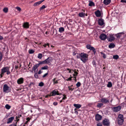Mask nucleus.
<instances>
[{
	"instance_id": "obj_48",
	"label": "nucleus",
	"mask_w": 126,
	"mask_h": 126,
	"mask_svg": "<svg viewBox=\"0 0 126 126\" xmlns=\"http://www.w3.org/2000/svg\"><path fill=\"white\" fill-rule=\"evenodd\" d=\"M68 88L69 90H71L72 91H73L74 89V88H72L71 87V86H69L68 87Z\"/></svg>"
},
{
	"instance_id": "obj_46",
	"label": "nucleus",
	"mask_w": 126,
	"mask_h": 126,
	"mask_svg": "<svg viewBox=\"0 0 126 126\" xmlns=\"http://www.w3.org/2000/svg\"><path fill=\"white\" fill-rule=\"evenodd\" d=\"M34 76L36 79H38V75L37 73H35L34 74Z\"/></svg>"
},
{
	"instance_id": "obj_42",
	"label": "nucleus",
	"mask_w": 126,
	"mask_h": 126,
	"mask_svg": "<svg viewBox=\"0 0 126 126\" xmlns=\"http://www.w3.org/2000/svg\"><path fill=\"white\" fill-rule=\"evenodd\" d=\"M81 84L79 82H78L76 84V85L78 87L80 86Z\"/></svg>"
},
{
	"instance_id": "obj_5",
	"label": "nucleus",
	"mask_w": 126,
	"mask_h": 126,
	"mask_svg": "<svg viewBox=\"0 0 126 126\" xmlns=\"http://www.w3.org/2000/svg\"><path fill=\"white\" fill-rule=\"evenodd\" d=\"M100 101L103 103L106 104L107 103H109V100L105 98H102L100 99Z\"/></svg>"
},
{
	"instance_id": "obj_4",
	"label": "nucleus",
	"mask_w": 126,
	"mask_h": 126,
	"mask_svg": "<svg viewBox=\"0 0 126 126\" xmlns=\"http://www.w3.org/2000/svg\"><path fill=\"white\" fill-rule=\"evenodd\" d=\"M102 123L103 125L104 126H109L110 124L109 120L107 119H105L103 120Z\"/></svg>"
},
{
	"instance_id": "obj_49",
	"label": "nucleus",
	"mask_w": 126,
	"mask_h": 126,
	"mask_svg": "<svg viewBox=\"0 0 126 126\" xmlns=\"http://www.w3.org/2000/svg\"><path fill=\"white\" fill-rule=\"evenodd\" d=\"M16 9L17 10L19 11V12H20L21 10V9L20 7H17L16 8Z\"/></svg>"
},
{
	"instance_id": "obj_2",
	"label": "nucleus",
	"mask_w": 126,
	"mask_h": 126,
	"mask_svg": "<svg viewBox=\"0 0 126 126\" xmlns=\"http://www.w3.org/2000/svg\"><path fill=\"white\" fill-rule=\"evenodd\" d=\"M124 121L123 116V115L119 114L117 118V123L119 125H122Z\"/></svg>"
},
{
	"instance_id": "obj_25",
	"label": "nucleus",
	"mask_w": 126,
	"mask_h": 126,
	"mask_svg": "<svg viewBox=\"0 0 126 126\" xmlns=\"http://www.w3.org/2000/svg\"><path fill=\"white\" fill-rule=\"evenodd\" d=\"M39 66V64H37L34 65L33 67V71H35L36 69Z\"/></svg>"
},
{
	"instance_id": "obj_55",
	"label": "nucleus",
	"mask_w": 126,
	"mask_h": 126,
	"mask_svg": "<svg viewBox=\"0 0 126 126\" xmlns=\"http://www.w3.org/2000/svg\"><path fill=\"white\" fill-rule=\"evenodd\" d=\"M51 96V95H50V94H47V95H46L45 96V97L46 98H47L48 97H50Z\"/></svg>"
},
{
	"instance_id": "obj_41",
	"label": "nucleus",
	"mask_w": 126,
	"mask_h": 126,
	"mask_svg": "<svg viewBox=\"0 0 126 126\" xmlns=\"http://www.w3.org/2000/svg\"><path fill=\"white\" fill-rule=\"evenodd\" d=\"M3 56V55L2 54L1 52L0 51V62L2 59Z\"/></svg>"
},
{
	"instance_id": "obj_61",
	"label": "nucleus",
	"mask_w": 126,
	"mask_h": 126,
	"mask_svg": "<svg viewBox=\"0 0 126 126\" xmlns=\"http://www.w3.org/2000/svg\"><path fill=\"white\" fill-rule=\"evenodd\" d=\"M16 120L15 121V123H16V122H17H17H18L19 120V119H18V118H16Z\"/></svg>"
},
{
	"instance_id": "obj_50",
	"label": "nucleus",
	"mask_w": 126,
	"mask_h": 126,
	"mask_svg": "<svg viewBox=\"0 0 126 126\" xmlns=\"http://www.w3.org/2000/svg\"><path fill=\"white\" fill-rule=\"evenodd\" d=\"M72 78H73V77H69V78H68V79H66V80L67 81H71L72 80Z\"/></svg>"
},
{
	"instance_id": "obj_44",
	"label": "nucleus",
	"mask_w": 126,
	"mask_h": 126,
	"mask_svg": "<svg viewBox=\"0 0 126 126\" xmlns=\"http://www.w3.org/2000/svg\"><path fill=\"white\" fill-rule=\"evenodd\" d=\"M46 7V6L45 5H43L40 8V10L41 11V10L45 8Z\"/></svg>"
},
{
	"instance_id": "obj_22",
	"label": "nucleus",
	"mask_w": 126,
	"mask_h": 126,
	"mask_svg": "<svg viewBox=\"0 0 126 126\" xmlns=\"http://www.w3.org/2000/svg\"><path fill=\"white\" fill-rule=\"evenodd\" d=\"M103 105V104L102 102L100 103H98L96 106L97 107L100 108Z\"/></svg>"
},
{
	"instance_id": "obj_57",
	"label": "nucleus",
	"mask_w": 126,
	"mask_h": 126,
	"mask_svg": "<svg viewBox=\"0 0 126 126\" xmlns=\"http://www.w3.org/2000/svg\"><path fill=\"white\" fill-rule=\"evenodd\" d=\"M97 126H102V125L101 123H98L97 124Z\"/></svg>"
},
{
	"instance_id": "obj_33",
	"label": "nucleus",
	"mask_w": 126,
	"mask_h": 126,
	"mask_svg": "<svg viewBox=\"0 0 126 126\" xmlns=\"http://www.w3.org/2000/svg\"><path fill=\"white\" fill-rule=\"evenodd\" d=\"M112 86V84L110 82H108L107 85V87H111Z\"/></svg>"
},
{
	"instance_id": "obj_51",
	"label": "nucleus",
	"mask_w": 126,
	"mask_h": 126,
	"mask_svg": "<svg viewBox=\"0 0 126 126\" xmlns=\"http://www.w3.org/2000/svg\"><path fill=\"white\" fill-rule=\"evenodd\" d=\"M47 46L48 47H49V44L48 43H47V44H45L43 45V46L44 47H46Z\"/></svg>"
},
{
	"instance_id": "obj_35",
	"label": "nucleus",
	"mask_w": 126,
	"mask_h": 126,
	"mask_svg": "<svg viewBox=\"0 0 126 126\" xmlns=\"http://www.w3.org/2000/svg\"><path fill=\"white\" fill-rule=\"evenodd\" d=\"M91 50H92L94 52V54H95L96 52V50L95 49L94 47H93L91 49Z\"/></svg>"
},
{
	"instance_id": "obj_36",
	"label": "nucleus",
	"mask_w": 126,
	"mask_h": 126,
	"mask_svg": "<svg viewBox=\"0 0 126 126\" xmlns=\"http://www.w3.org/2000/svg\"><path fill=\"white\" fill-rule=\"evenodd\" d=\"M42 57V54L41 53H39L38 54V58L39 59H41Z\"/></svg>"
},
{
	"instance_id": "obj_54",
	"label": "nucleus",
	"mask_w": 126,
	"mask_h": 126,
	"mask_svg": "<svg viewBox=\"0 0 126 126\" xmlns=\"http://www.w3.org/2000/svg\"><path fill=\"white\" fill-rule=\"evenodd\" d=\"M72 70V71H73L74 72V73H75L76 74V76H77L78 75V73L76 71H75L76 70Z\"/></svg>"
},
{
	"instance_id": "obj_8",
	"label": "nucleus",
	"mask_w": 126,
	"mask_h": 126,
	"mask_svg": "<svg viewBox=\"0 0 126 126\" xmlns=\"http://www.w3.org/2000/svg\"><path fill=\"white\" fill-rule=\"evenodd\" d=\"M9 67L8 66L3 67L1 69V72L2 73V74H4L7 71Z\"/></svg>"
},
{
	"instance_id": "obj_1",
	"label": "nucleus",
	"mask_w": 126,
	"mask_h": 126,
	"mask_svg": "<svg viewBox=\"0 0 126 126\" xmlns=\"http://www.w3.org/2000/svg\"><path fill=\"white\" fill-rule=\"evenodd\" d=\"M88 55L83 53L80 54V59L83 62L85 63L88 60Z\"/></svg>"
},
{
	"instance_id": "obj_52",
	"label": "nucleus",
	"mask_w": 126,
	"mask_h": 126,
	"mask_svg": "<svg viewBox=\"0 0 126 126\" xmlns=\"http://www.w3.org/2000/svg\"><path fill=\"white\" fill-rule=\"evenodd\" d=\"M48 72H47V73H46L44 74L43 76V77L44 78L48 74Z\"/></svg>"
},
{
	"instance_id": "obj_18",
	"label": "nucleus",
	"mask_w": 126,
	"mask_h": 126,
	"mask_svg": "<svg viewBox=\"0 0 126 126\" xmlns=\"http://www.w3.org/2000/svg\"><path fill=\"white\" fill-rule=\"evenodd\" d=\"M124 34V33L123 32H120L116 34V36L117 38L119 39Z\"/></svg>"
},
{
	"instance_id": "obj_12",
	"label": "nucleus",
	"mask_w": 126,
	"mask_h": 126,
	"mask_svg": "<svg viewBox=\"0 0 126 126\" xmlns=\"http://www.w3.org/2000/svg\"><path fill=\"white\" fill-rule=\"evenodd\" d=\"M24 82V79L22 78H21L18 79L17 80V83L19 84H21L23 83Z\"/></svg>"
},
{
	"instance_id": "obj_30",
	"label": "nucleus",
	"mask_w": 126,
	"mask_h": 126,
	"mask_svg": "<svg viewBox=\"0 0 126 126\" xmlns=\"http://www.w3.org/2000/svg\"><path fill=\"white\" fill-rule=\"evenodd\" d=\"M48 67L47 65H46L43 67H42L41 68V70H46L48 69Z\"/></svg>"
},
{
	"instance_id": "obj_3",
	"label": "nucleus",
	"mask_w": 126,
	"mask_h": 126,
	"mask_svg": "<svg viewBox=\"0 0 126 126\" xmlns=\"http://www.w3.org/2000/svg\"><path fill=\"white\" fill-rule=\"evenodd\" d=\"M10 88L9 87L7 84H5L4 85L3 87V92L8 93L10 91Z\"/></svg>"
},
{
	"instance_id": "obj_28",
	"label": "nucleus",
	"mask_w": 126,
	"mask_h": 126,
	"mask_svg": "<svg viewBox=\"0 0 126 126\" xmlns=\"http://www.w3.org/2000/svg\"><path fill=\"white\" fill-rule=\"evenodd\" d=\"M46 64L45 60L43 61H39V63H38V64H39V66L40 64Z\"/></svg>"
},
{
	"instance_id": "obj_24",
	"label": "nucleus",
	"mask_w": 126,
	"mask_h": 126,
	"mask_svg": "<svg viewBox=\"0 0 126 126\" xmlns=\"http://www.w3.org/2000/svg\"><path fill=\"white\" fill-rule=\"evenodd\" d=\"M115 45L114 43H111L110 44L109 47L110 48H112L115 47Z\"/></svg>"
},
{
	"instance_id": "obj_37",
	"label": "nucleus",
	"mask_w": 126,
	"mask_h": 126,
	"mask_svg": "<svg viewBox=\"0 0 126 126\" xmlns=\"http://www.w3.org/2000/svg\"><path fill=\"white\" fill-rule=\"evenodd\" d=\"M119 57L117 55H116L113 56V58L114 59H117L119 58Z\"/></svg>"
},
{
	"instance_id": "obj_64",
	"label": "nucleus",
	"mask_w": 126,
	"mask_h": 126,
	"mask_svg": "<svg viewBox=\"0 0 126 126\" xmlns=\"http://www.w3.org/2000/svg\"><path fill=\"white\" fill-rule=\"evenodd\" d=\"M67 69V70L69 71V73H71V69H69V68H68Z\"/></svg>"
},
{
	"instance_id": "obj_40",
	"label": "nucleus",
	"mask_w": 126,
	"mask_h": 126,
	"mask_svg": "<svg viewBox=\"0 0 126 126\" xmlns=\"http://www.w3.org/2000/svg\"><path fill=\"white\" fill-rule=\"evenodd\" d=\"M17 124V122H16V123H13V124L9 125L8 126H16Z\"/></svg>"
},
{
	"instance_id": "obj_43",
	"label": "nucleus",
	"mask_w": 126,
	"mask_h": 126,
	"mask_svg": "<svg viewBox=\"0 0 126 126\" xmlns=\"http://www.w3.org/2000/svg\"><path fill=\"white\" fill-rule=\"evenodd\" d=\"M44 85V83L42 82H41L39 83V86L40 87L43 86Z\"/></svg>"
},
{
	"instance_id": "obj_9",
	"label": "nucleus",
	"mask_w": 126,
	"mask_h": 126,
	"mask_svg": "<svg viewBox=\"0 0 126 126\" xmlns=\"http://www.w3.org/2000/svg\"><path fill=\"white\" fill-rule=\"evenodd\" d=\"M102 116L98 114H97L95 116V120L97 121H99L101 120Z\"/></svg>"
},
{
	"instance_id": "obj_38",
	"label": "nucleus",
	"mask_w": 126,
	"mask_h": 126,
	"mask_svg": "<svg viewBox=\"0 0 126 126\" xmlns=\"http://www.w3.org/2000/svg\"><path fill=\"white\" fill-rule=\"evenodd\" d=\"M100 53L102 56L103 57L104 59H105L106 58V55L104 53H103L102 52H101Z\"/></svg>"
},
{
	"instance_id": "obj_6",
	"label": "nucleus",
	"mask_w": 126,
	"mask_h": 126,
	"mask_svg": "<svg viewBox=\"0 0 126 126\" xmlns=\"http://www.w3.org/2000/svg\"><path fill=\"white\" fill-rule=\"evenodd\" d=\"M121 109V107L119 106L117 107H113L112 109L113 111L115 112H117L119 111Z\"/></svg>"
},
{
	"instance_id": "obj_13",
	"label": "nucleus",
	"mask_w": 126,
	"mask_h": 126,
	"mask_svg": "<svg viewBox=\"0 0 126 126\" xmlns=\"http://www.w3.org/2000/svg\"><path fill=\"white\" fill-rule=\"evenodd\" d=\"M98 24L100 26H102L103 25L104 23V20L102 19H100L98 20Z\"/></svg>"
},
{
	"instance_id": "obj_23",
	"label": "nucleus",
	"mask_w": 126,
	"mask_h": 126,
	"mask_svg": "<svg viewBox=\"0 0 126 126\" xmlns=\"http://www.w3.org/2000/svg\"><path fill=\"white\" fill-rule=\"evenodd\" d=\"M85 13L82 12L79 13V16L80 17H84L85 16Z\"/></svg>"
},
{
	"instance_id": "obj_56",
	"label": "nucleus",
	"mask_w": 126,
	"mask_h": 126,
	"mask_svg": "<svg viewBox=\"0 0 126 126\" xmlns=\"http://www.w3.org/2000/svg\"><path fill=\"white\" fill-rule=\"evenodd\" d=\"M77 59H80V54H79V55H77Z\"/></svg>"
},
{
	"instance_id": "obj_39",
	"label": "nucleus",
	"mask_w": 126,
	"mask_h": 126,
	"mask_svg": "<svg viewBox=\"0 0 126 126\" xmlns=\"http://www.w3.org/2000/svg\"><path fill=\"white\" fill-rule=\"evenodd\" d=\"M34 52V51L32 49L29 50V53L30 54L33 53Z\"/></svg>"
},
{
	"instance_id": "obj_58",
	"label": "nucleus",
	"mask_w": 126,
	"mask_h": 126,
	"mask_svg": "<svg viewBox=\"0 0 126 126\" xmlns=\"http://www.w3.org/2000/svg\"><path fill=\"white\" fill-rule=\"evenodd\" d=\"M121 2L123 3H126V0H121Z\"/></svg>"
},
{
	"instance_id": "obj_19",
	"label": "nucleus",
	"mask_w": 126,
	"mask_h": 126,
	"mask_svg": "<svg viewBox=\"0 0 126 126\" xmlns=\"http://www.w3.org/2000/svg\"><path fill=\"white\" fill-rule=\"evenodd\" d=\"M23 26L25 28H29V23L28 22L24 23L23 24Z\"/></svg>"
},
{
	"instance_id": "obj_27",
	"label": "nucleus",
	"mask_w": 126,
	"mask_h": 126,
	"mask_svg": "<svg viewBox=\"0 0 126 126\" xmlns=\"http://www.w3.org/2000/svg\"><path fill=\"white\" fill-rule=\"evenodd\" d=\"M89 6H94V2L92 1H89Z\"/></svg>"
},
{
	"instance_id": "obj_45",
	"label": "nucleus",
	"mask_w": 126,
	"mask_h": 126,
	"mask_svg": "<svg viewBox=\"0 0 126 126\" xmlns=\"http://www.w3.org/2000/svg\"><path fill=\"white\" fill-rule=\"evenodd\" d=\"M9 67H9V68L8 69V70H7V71L6 72V74L7 75H9L10 74V72L9 71Z\"/></svg>"
},
{
	"instance_id": "obj_10",
	"label": "nucleus",
	"mask_w": 126,
	"mask_h": 126,
	"mask_svg": "<svg viewBox=\"0 0 126 126\" xmlns=\"http://www.w3.org/2000/svg\"><path fill=\"white\" fill-rule=\"evenodd\" d=\"M53 59L51 57H48L47 59L45 60L46 64H48L52 62Z\"/></svg>"
},
{
	"instance_id": "obj_17",
	"label": "nucleus",
	"mask_w": 126,
	"mask_h": 126,
	"mask_svg": "<svg viewBox=\"0 0 126 126\" xmlns=\"http://www.w3.org/2000/svg\"><path fill=\"white\" fill-rule=\"evenodd\" d=\"M45 0H41L34 3L33 5L34 6H38L40 4H41L42 2L44 1Z\"/></svg>"
},
{
	"instance_id": "obj_29",
	"label": "nucleus",
	"mask_w": 126,
	"mask_h": 126,
	"mask_svg": "<svg viewBox=\"0 0 126 126\" xmlns=\"http://www.w3.org/2000/svg\"><path fill=\"white\" fill-rule=\"evenodd\" d=\"M93 47L91 46L90 45L88 44L86 45L87 48L90 50H91V49Z\"/></svg>"
},
{
	"instance_id": "obj_15",
	"label": "nucleus",
	"mask_w": 126,
	"mask_h": 126,
	"mask_svg": "<svg viewBox=\"0 0 126 126\" xmlns=\"http://www.w3.org/2000/svg\"><path fill=\"white\" fill-rule=\"evenodd\" d=\"M14 117H12L8 119L7 122V124H9L12 122L14 120Z\"/></svg>"
},
{
	"instance_id": "obj_7",
	"label": "nucleus",
	"mask_w": 126,
	"mask_h": 126,
	"mask_svg": "<svg viewBox=\"0 0 126 126\" xmlns=\"http://www.w3.org/2000/svg\"><path fill=\"white\" fill-rule=\"evenodd\" d=\"M107 37L106 35L104 33H102L100 35L99 38L101 40H105L106 39Z\"/></svg>"
},
{
	"instance_id": "obj_31",
	"label": "nucleus",
	"mask_w": 126,
	"mask_h": 126,
	"mask_svg": "<svg viewBox=\"0 0 126 126\" xmlns=\"http://www.w3.org/2000/svg\"><path fill=\"white\" fill-rule=\"evenodd\" d=\"M5 107L6 108L7 110L10 109L11 108V106L8 104H6L5 105Z\"/></svg>"
},
{
	"instance_id": "obj_62",
	"label": "nucleus",
	"mask_w": 126,
	"mask_h": 126,
	"mask_svg": "<svg viewBox=\"0 0 126 126\" xmlns=\"http://www.w3.org/2000/svg\"><path fill=\"white\" fill-rule=\"evenodd\" d=\"M3 39V37L1 35H0V40H2Z\"/></svg>"
},
{
	"instance_id": "obj_16",
	"label": "nucleus",
	"mask_w": 126,
	"mask_h": 126,
	"mask_svg": "<svg viewBox=\"0 0 126 126\" xmlns=\"http://www.w3.org/2000/svg\"><path fill=\"white\" fill-rule=\"evenodd\" d=\"M108 41L110 42H112L115 40V38L113 35H110L108 39Z\"/></svg>"
},
{
	"instance_id": "obj_34",
	"label": "nucleus",
	"mask_w": 126,
	"mask_h": 126,
	"mask_svg": "<svg viewBox=\"0 0 126 126\" xmlns=\"http://www.w3.org/2000/svg\"><path fill=\"white\" fill-rule=\"evenodd\" d=\"M54 84H57L58 83L57 80H56V78H55L53 79Z\"/></svg>"
},
{
	"instance_id": "obj_60",
	"label": "nucleus",
	"mask_w": 126,
	"mask_h": 126,
	"mask_svg": "<svg viewBox=\"0 0 126 126\" xmlns=\"http://www.w3.org/2000/svg\"><path fill=\"white\" fill-rule=\"evenodd\" d=\"M4 74L3 73L2 74V73L1 72V73L0 74V77L1 78L3 76V75H4Z\"/></svg>"
},
{
	"instance_id": "obj_47",
	"label": "nucleus",
	"mask_w": 126,
	"mask_h": 126,
	"mask_svg": "<svg viewBox=\"0 0 126 126\" xmlns=\"http://www.w3.org/2000/svg\"><path fill=\"white\" fill-rule=\"evenodd\" d=\"M94 66L95 67L96 66V62L95 60H93L92 62Z\"/></svg>"
},
{
	"instance_id": "obj_14",
	"label": "nucleus",
	"mask_w": 126,
	"mask_h": 126,
	"mask_svg": "<svg viewBox=\"0 0 126 126\" xmlns=\"http://www.w3.org/2000/svg\"><path fill=\"white\" fill-rule=\"evenodd\" d=\"M95 14L97 17H99L101 15V12L99 10H97L95 12Z\"/></svg>"
},
{
	"instance_id": "obj_59",
	"label": "nucleus",
	"mask_w": 126,
	"mask_h": 126,
	"mask_svg": "<svg viewBox=\"0 0 126 126\" xmlns=\"http://www.w3.org/2000/svg\"><path fill=\"white\" fill-rule=\"evenodd\" d=\"M63 96H64L62 98V100H65V99H66L67 98L65 95L64 96V95Z\"/></svg>"
},
{
	"instance_id": "obj_53",
	"label": "nucleus",
	"mask_w": 126,
	"mask_h": 126,
	"mask_svg": "<svg viewBox=\"0 0 126 126\" xmlns=\"http://www.w3.org/2000/svg\"><path fill=\"white\" fill-rule=\"evenodd\" d=\"M53 104L54 106H56L58 104V103L57 102H54L53 103Z\"/></svg>"
},
{
	"instance_id": "obj_20",
	"label": "nucleus",
	"mask_w": 126,
	"mask_h": 126,
	"mask_svg": "<svg viewBox=\"0 0 126 126\" xmlns=\"http://www.w3.org/2000/svg\"><path fill=\"white\" fill-rule=\"evenodd\" d=\"M74 106L77 109H79L81 107V105L79 104H74Z\"/></svg>"
},
{
	"instance_id": "obj_32",
	"label": "nucleus",
	"mask_w": 126,
	"mask_h": 126,
	"mask_svg": "<svg viewBox=\"0 0 126 126\" xmlns=\"http://www.w3.org/2000/svg\"><path fill=\"white\" fill-rule=\"evenodd\" d=\"M8 8L7 7H5L3 8V11L5 13H7L8 12Z\"/></svg>"
},
{
	"instance_id": "obj_21",
	"label": "nucleus",
	"mask_w": 126,
	"mask_h": 126,
	"mask_svg": "<svg viewBox=\"0 0 126 126\" xmlns=\"http://www.w3.org/2000/svg\"><path fill=\"white\" fill-rule=\"evenodd\" d=\"M110 0H104L103 3L107 5L110 3Z\"/></svg>"
},
{
	"instance_id": "obj_26",
	"label": "nucleus",
	"mask_w": 126,
	"mask_h": 126,
	"mask_svg": "<svg viewBox=\"0 0 126 126\" xmlns=\"http://www.w3.org/2000/svg\"><path fill=\"white\" fill-rule=\"evenodd\" d=\"M64 30V28L63 27H61L59 28V31L61 33L63 32Z\"/></svg>"
},
{
	"instance_id": "obj_63",
	"label": "nucleus",
	"mask_w": 126,
	"mask_h": 126,
	"mask_svg": "<svg viewBox=\"0 0 126 126\" xmlns=\"http://www.w3.org/2000/svg\"><path fill=\"white\" fill-rule=\"evenodd\" d=\"M21 115H18V116H16V118H20V117H21Z\"/></svg>"
},
{
	"instance_id": "obj_11",
	"label": "nucleus",
	"mask_w": 126,
	"mask_h": 126,
	"mask_svg": "<svg viewBox=\"0 0 126 126\" xmlns=\"http://www.w3.org/2000/svg\"><path fill=\"white\" fill-rule=\"evenodd\" d=\"M50 94L51 96H54L56 95H59V94L58 93V92L57 91V92H56L55 90H53L51 93H50Z\"/></svg>"
}]
</instances>
